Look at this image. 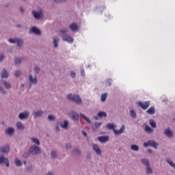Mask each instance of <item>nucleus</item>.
Instances as JSON below:
<instances>
[{"label": "nucleus", "instance_id": "1", "mask_svg": "<svg viewBox=\"0 0 175 175\" xmlns=\"http://www.w3.org/2000/svg\"><path fill=\"white\" fill-rule=\"evenodd\" d=\"M68 32H69V29H68V27L62 28L59 30L60 36L64 42H67V43L72 44L74 42L73 38L68 34Z\"/></svg>", "mask_w": 175, "mask_h": 175}, {"label": "nucleus", "instance_id": "2", "mask_svg": "<svg viewBox=\"0 0 175 175\" xmlns=\"http://www.w3.org/2000/svg\"><path fill=\"white\" fill-rule=\"evenodd\" d=\"M67 99L70 102H74L77 105H81V103H83V100L80 96L77 94L70 93L67 94Z\"/></svg>", "mask_w": 175, "mask_h": 175}, {"label": "nucleus", "instance_id": "3", "mask_svg": "<svg viewBox=\"0 0 175 175\" xmlns=\"http://www.w3.org/2000/svg\"><path fill=\"white\" fill-rule=\"evenodd\" d=\"M106 128H107L108 129H111L112 130L115 135H121V133H124V131H125V125H122V127L120 128V129L118 130H116V128H117V126H116L114 124L111 123V124H108L106 126Z\"/></svg>", "mask_w": 175, "mask_h": 175}, {"label": "nucleus", "instance_id": "4", "mask_svg": "<svg viewBox=\"0 0 175 175\" xmlns=\"http://www.w3.org/2000/svg\"><path fill=\"white\" fill-rule=\"evenodd\" d=\"M0 165H5L6 167H10V161L9 159L3 154H0Z\"/></svg>", "mask_w": 175, "mask_h": 175}, {"label": "nucleus", "instance_id": "5", "mask_svg": "<svg viewBox=\"0 0 175 175\" xmlns=\"http://www.w3.org/2000/svg\"><path fill=\"white\" fill-rule=\"evenodd\" d=\"M158 146H159V144L152 139L144 143V147H152V148L155 150H158Z\"/></svg>", "mask_w": 175, "mask_h": 175}, {"label": "nucleus", "instance_id": "6", "mask_svg": "<svg viewBox=\"0 0 175 175\" xmlns=\"http://www.w3.org/2000/svg\"><path fill=\"white\" fill-rule=\"evenodd\" d=\"M31 14L35 20H42V18H44V14L43 13V11L38 12L36 10H33L31 12Z\"/></svg>", "mask_w": 175, "mask_h": 175}, {"label": "nucleus", "instance_id": "7", "mask_svg": "<svg viewBox=\"0 0 175 175\" xmlns=\"http://www.w3.org/2000/svg\"><path fill=\"white\" fill-rule=\"evenodd\" d=\"M29 151L31 153V155H38L41 152L40 148L36 146L30 147Z\"/></svg>", "mask_w": 175, "mask_h": 175}, {"label": "nucleus", "instance_id": "8", "mask_svg": "<svg viewBox=\"0 0 175 175\" xmlns=\"http://www.w3.org/2000/svg\"><path fill=\"white\" fill-rule=\"evenodd\" d=\"M29 33H34V35H37V36H40L42 35V30L36 26H33L29 30Z\"/></svg>", "mask_w": 175, "mask_h": 175}, {"label": "nucleus", "instance_id": "9", "mask_svg": "<svg viewBox=\"0 0 175 175\" xmlns=\"http://www.w3.org/2000/svg\"><path fill=\"white\" fill-rule=\"evenodd\" d=\"M29 88H32V84L36 85L38 84V78L36 76L33 77L32 74H29Z\"/></svg>", "mask_w": 175, "mask_h": 175}, {"label": "nucleus", "instance_id": "10", "mask_svg": "<svg viewBox=\"0 0 175 175\" xmlns=\"http://www.w3.org/2000/svg\"><path fill=\"white\" fill-rule=\"evenodd\" d=\"M29 117V111H24L18 114V118H19L21 121H24L25 120H28Z\"/></svg>", "mask_w": 175, "mask_h": 175}, {"label": "nucleus", "instance_id": "11", "mask_svg": "<svg viewBox=\"0 0 175 175\" xmlns=\"http://www.w3.org/2000/svg\"><path fill=\"white\" fill-rule=\"evenodd\" d=\"M1 154L8 155L10 152V145H3L0 147Z\"/></svg>", "mask_w": 175, "mask_h": 175}, {"label": "nucleus", "instance_id": "12", "mask_svg": "<svg viewBox=\"0 0 175 175\" xmlns=\"http://www.w3.org/2000/svg\"><path fill=\"white\" fill-rule=\"evenodd\" d=\"M164 135L167 137H170V139L173 138L174 136V133H173V131H172V129L170 127H167L164 130Z\"/></svg>", "mask_w": 175, "mask_h": 175}, {"label": "nucleus", "instance_id": "13", "mask_svg": "<svg viewBox=\"0 0 175 175\" xmlns=\"http://www.w3.org/2000/svg\"><path fill=\"white\" fill-rule=\"evenodd\" d=\"M68 28L72 31V32H79L80 31V27L77 25V23H72L69 26Z\"/></svg>", "mask_w": 175, "mask_h": 175}, {"label": "nucleus", "instance_id": "14", "mask_svg": "<svg viewBox=\"0 0 175 175\" xmlns=\"http://www.w3.org/2000/svg\"><path fill=\"white\" fill-rule=\"evenodd\" d=\"M138 105L143 109V110H147L150 107V101H146L145 103L139 102Z\"/></svg>", "mask_w": 175, "mask_h": 175}, {"label": "nucleus", "instance_id": "15", "mask_svg": "<svg viewBox=\"0 0 175 175\" xmlns=\"http://www.w3.org/2000/svg\"><path fill=\"white\" fill-rule=\"evenodd\" d=\"M70 118L72 119L74 121H79V113L75 111H72L69 113Z\"/></svg>", "mask_w": 175, "mask_h": 175}, {"label": "nucleus", "instance_id": "16", "mask_svg": "<svg viewBox=\"0 0 175 175\" xmlns=\"http://www.w3.org/2000/svg\"><path fill=\"white\" fill-rule=\"evenodd\" d=\"M93 150L97 155H102V150L99 148V146L96 144H92Z\"/></svg>", "mask_w": 175, "mask_h": 175}, {"label": "nucleus", "instance_id": "17", "mask_svg": "<svg viewBox=\"0 0 175 175\" xmlns=\"http://www.w3.org/2000/svg\"><path fill=\"white\" fill-rule=\"evenodd\" d=\"M14 132H16V131L13 127H8L5 131V133L8 136H13L14 135Z\"/></svg>", "mask_w": 175, "mask_h": 175}, {"label": "nucleus", "instance_id": "18", "mask_svg": "<svg viewBox=\"0 0 175 175\" xmlns=\"http://www.w3.org/2000/svg\"><path fill=\"white\" fill-rule=\"evenodd\" d=\"M52 40H53V44L54 46V48L58 49V44L60 40L59 38L57 36H55L53 37Z\"/></svg>", "mask_w": 175, "mask_h": 175}, {"label": "nucleus", "instance_id": "19", "mask_svg": "<svg viewBox=\"0 0 175 175\" xmlns=\"http://www.w3.org/2000/svg\"><path fill=\"white\" fill-rule=\"evenodd\" d=\"M44 114V111L42 110H37L35 111H33V116L35 117V118H39V117H42Z\"/></svg>", "mask_w": 175, "mask_h": 175}, {"label": "nucleus", "instance_id": "20", "mask_svg": "<svg viewBox=\"0 0 175 175\" xmlns=\"http://www.w3.org/2000/svg\"><path fill=\"white\" fill-rule=\"evenodd\" d=\"M1 79H8L9 77V72L6 70V68H3L1 72Z\"/></svg>", "mask_w": 175, "mask_h": 175}, {"label": "nucleus", "instance_id": "21", "mask_svg": "<svg viewBox=\"0 0 175 175\" xmlns=\"http://www.w3.org/2000/svg\"><path fill=\"white\" fill-rule=\"evenodd\" d=\"M97 140H98L100 143H107V141L109 140V136H100L97 137Z\"/></svg>", "mask_w": 175, "mask_h": 175}, {"label": "nucleus", "instance_id": "22", "mask_svg": "<svg viewBox=\"0 0 175 175\" xmlns=\"http://www.w3.org/2000/svg\"><path fill=\"white\" fill-rule=\"evenodd\" d=\"M1 83L5 87V88H6V90H10V88H12V84L7 81L1 80Z\"/></svg>", "mask_w": 175, "mask_h": 175}, {"label": "nucleus", "instance_id": "23", "mask_svg": "<svg viewBox=\"0 0 175 175\" xmlns=\"http://www.w3.org/2000/svg\"><path fill=\"white\" fill-rule=\"evenodd\" d=\"M72 155L80 157V155H81V150L79 148H75L72 150Z\"/></svg>", "mask_w": 175, "mask_h": 175}, {"label": "nucleus", "instance_id": "24", "mask_svg": "<svg viewBox=\"0 0 175 175\" xmlns=\"http://www.w3.org/2000/svg\"><path fill=\"white\" fill-rule=\"evenodd\" d=\"M16 126L18 131H24L25 129V126H24V124L21 122H17Z\"/></svg>", "mask_w": 175, "mask_h": 175}, {"label": "nucleus", "instance_id": "25", "mask_svg": "<svg viewBox=\"0 0 175 175\" xmlns=\"http://www.w3.org/2000/svg\"><path fill=\"white\" fill-rule=\"evenodd\" d=\"M69 125V121L64 120L63 122L60 123V126L63 128V129H68V126Z\"/></svg>", "mask_w": 175, "mask_h": 175}, {"label": "nucleus", "instance_id": "26", "mask_svg": "<svg viewBox=\"0 0 175 175\" xmlns=\"http://www.w3.org/2000/svg\"><path fill=\"white\" fill-rule=\"evenodd\" d=\"M23 44H24V40L21 38H18V40L16 41L17 47L21 49L23 47Z\"/></svg>", "mask_w": 175, "mask_h": 175}, {"label": "nucleus", "instance_id": "27", "mask_svg": "<svg viewBox=\"0 0 175 175\" xmlns=\"http://www.w3.org/2000/svg\"><path fill=\"white\" fill-rule=\"evenodd\" d=\"M33 70L36 75H38V73L40 72V66L38 64H35L33 66Z\"/></svg>", "mask_w": 175, "mask_h": 175}, {"label": "nucleus", "instance_id": "28", "mask_svg": "<svg viewBox=\"0 0 175 175\" xmlns=\"http://www.w3.org/2000/svg\"><path fill=\"white\" fill-rule=\"evenodd\" d=\"M146 113L150 114V116H153V114H155V108L154 107H151L146 111Z\"/></svg>", "mask_w": 175, "mask_h": 175}, {"label": "nucleus", "instance_id": "29", "mask_svg": "<svg viewBox=\"0 0 175 175\" xmlns=\"http://www.w3.org/2000/svg\"><path fill=\"white\" fill-rule=\"evenodd\" d=\"M141 162L144 166H150V160L147 159H141Z\"/></svg>", "mask_w": 175, "mask_h": 175}, {"label": "nucleus", "instance_id": "30", "mask_svg": "<svg viewBox=\"0 0 175 175\" xmlns=\"http://www.w3.org/2000/svg\"><path fill=\"white\" fill-rule=\"evenodd\" d=\"M131 150H132V151H135L136 152H137V151L140 150V148L136 144H133L131 146Z\"/></svg>", "mask_w": 175, "mask_h": 175}, {"label": "nucleus", "instance_id": "31", "mask_svg": "<svg viewBox=\"0 0 175 175\" xmlns=\"http://www.w3.org/2000/svg\"><path fill=\"white\" fill-rule=\"evenodd\" d=\"M31 140L34 144H36L37 146H40V141H39V139L36 137H32L31 138Z\"/></svg>", "mask_w": 175, "mask_h": 175}, {"label": "nucleus", "instance_id": "32", "mask_svg": "<svg viewBox=\"0 0 175 175\" xmlns=\"http://www.w3.org/2000/svg\"><path fill=\"white\" fill-rule=\"evenodd\" d=\"M97 116L99 118H103V117H107V113L105 111H100L98 113Z\"/></svg>", "mask_w": 175, "mask_h": 175}, {"label": "nucleus", "instance_id": "33", "mask_svg": "<svg viewBox=\"0 0 175 175\" xmlns=\"http://www.w3.org/2000/svg\"><path fill=\"white\" fill-rule=\"evenodd\" d=\"M145 132L146 133H154V129H151L150 126H146Z\"/></svg>", "mask_w": 175, "mask_h": 175}, {"label": "nucleus", "instance_id": "34", "mask_svg": "<svg viewBox=\"0 0 175 175\" xmlns=\"http://www.w3.org/2000/svg\"><path fill=\"white\" fill-rule=\"evenodd\" d=\"M80 117H81L82 118H83V120H85V121H87V122L88 124H91V120H90V118H88L87 116H85V115L83 114L82 113H81L79 114Z\"/></svg>", "mask_w": 175, "mask_h": 175}, {"label": "nucleus", "instance_id": "35", "mask_svg": "<svg viewBox=\"0 0 175 175\" xmlns=\"http://www.w3.org/2000/svg\"><path fill=\"white\" fill-rule=\"evenodd\" d=\"M17 40H18V38H10L8 39V42L10 43H12V44H15V43H17Z\"/></svg>", "mask_w": 175, "mask_h": 175}, {"label": "nucleus", "instance_id": "36", "mask_svg": "<svg viewBox=\"0 0 175 175\" xmlns=\"http://www.w3.org/2000/svg\"><path fill=\"white\" fill-rule=\"evenodd\" d=\"M101 125H102V122H96L94 124V125L92 127V129H94V131H96V129H98Z\"/></svg>", "mask_w": 175, "mask_h": 175}, {"label": "nucleus", "instance_id": "37", "mask_svg": "<svg viewBox=\"0 0 175 175\" xmlns=\"http://www.w3.org/2000/svg\"><path fill=\"white\" fill-rule=\"evenodd\" d=\"M23 62V57L15 58V65H20Z\"/></svg>", "mask_w": 175, "mask_h": 175}, {"label": "nucleus", "instance_id": "38", "mask_svg": "<svg viewBox=\"0 0 175 175\" xmlns=\"http://www.w3.org/2000/svg\"><path fill=\"white\" fill-rule=\"evenodd\" d=\"M15 165L16 166H18V167H20L21 166H23V163L21 162V161L18 159H15Z\"/></svg>", "mask_w": 175, "mask_h": 175}, {"label": "nucleus", "instance_id": "39", "mask_svg": "<svg viewBox=\"0 0 175 175\" xmlns=\"http://www.w3.org/2000/svg\"><path fill=\"white\" fill-rule=\"evenodd\" d=\"M55 120H57V117L54 115H49L48 116V121H54Z\"/></svg>", "mask_w": 175, "mask_h": 175}, {"label": "nucleus", "instance_id": "40", "mask_svg": "<svg viewBox=\"0 0 175 175\" xmlns=\"http://www.w3.org/2000/svg\"><path fill=\"white\" fill-rule=\"evenodd\" d=\"M107 93L103 94L101 95V102H105L107 99Z\"/></svg>", "mask_w": 175, "mask_h": 175}, {"label": "nucleus", "instance_id": "41", "mask_svg": "<svg viewBox=\"0 0 175 175\" xmlns=\"http://www.w3.org/2000/svg\"><path fill=\"white\" fill-rule=\"evenodd\" d=\"M130 116L132 118H136V112L133 109L130 110Z\"/></svg>", "mask_w": 175, "mask_h": 175}, {"label": "nucleus", "instance_id": "42", "mask_svg": "<svg viewBox=\"0 0 175 175\" xmlns=\"http://www.w3.org/2000/svg\"><path fill=\"white\" fill-rule=\"evenodd\" d=\"M149 124L152 128H157V123L155 121H154V120H150Z\"/></svg>", "mask_w": 175, "mask_h": 175}, {"label": "nucleus", "instance_id": "43", "mask_svg": "<svg viewBox=\"0 0 175 175\" xmlns=\"http://www.w3.org/2000/svg\"><path fill=\"white\" fill-rule=\"evenodd\" d=\"M152 173V168L150 165L146 167V174H151Z\"/></svg>", "mask_w": 175, "mask_h": 175}, {"label": "nucleus", "instance_id": "44", "mask_svg": "<svg viewBox=\"0 0 175 175\" xmlns=\"http://www.w3.org/2000/svg\"><path fill=\"white\" fill-rule=\"evenodd\" d=\"M0 92L3 94V95H8V92L5 90V88L3 87L0 85Z\"/></svg>", "mask_w": 175, "mask_h": 175}, {"label": "nucleus", "instance_id": "45", "mask_svg": "<svg viewBox=\"0 0 175 175\" xmlns=\"http://www.w3.org/2000/svg\"><path fill=\"white\" fill-rule=\"evenodd\" d=\"M22 72L21 70H16L14 72V76H16V77H19L20 76H21Z\"/></svg>", "mask_w": 175, "mask_h": 175}, {"label": "nucleus", "instance_id": "46", "mask_svg": "<svg viewBox=\"0 0 175 175\" xmlns=\"http://www.w3.org/2000/svg\"><path fill=\"white\" fill-rule=\"evenodd\" d=\"M51 155L52 157V158H54V159H55V158H57V157H58V154H57L56 151L53 150L51 153Z\"/></svg>", "mask_w": 175, "mask_h": 175}, {"label": "nucleus", "instance_id": "47", "mask_svg": "<svg viewBox=\"0 0 175 175\" xmlns=\"http://www.w3.org/2000/svg\"><path fill=\"white\" fill-rule=\"evenodd\" d=\"M31 154V153L29 152V150L28 152H25L23 154V158H29V155Z\"/></svg>", "mask_w": 175, "mask_h": 175}, {"label": "nucleus", "instance_id": "48", "mask_svg": "<svg viewBox=\"0 0 175 175\" xmlns=\"http://www.w3.org/2000/svg\"><path fill=\"white\" fill-rule=\"evenodd\" d=\"M55 3H65L68 0H53Z\"/></svg>", "mask_w": 175, "mask_h": 175}, {"label": "nucleus", "instance_id": "49", "mask_svg": "<svg viewBox=\"0 0 175 175\" xmlns=\"http://www.w3.org/2000/svg\"><path fill=\"white\" fill-rule=\"evenodd\" d=\"M72 148V144H66V149L68 150H70Z\"/></svg>", "mask_w": 175, "mask_h": 175}, {"label": "nucleus", "instance_id": "50", "mask_svg": "<svg viewBox=\"0 0 175 175\" xmlns=\"http://www.w3.org/2000/svg\"><path fill=\"white\" fill-rule=\"evenodd\" d=\"M5 59V55L3 53L0 54V62H2Z\"/></svg>", "mask_w": 175, "mask_h": 175}, {"label": "nucleus", "instance_id": "51", "mask_svg": "<svg viewBox=\"0 0 175 175\" xmlns=\"http://www.w3.org/2000/svg\"><path fill=\"white\" fill-rule=\"evenodd\" d=\"M70 77H72V79H76V73H75V72L72 71L70 72Z\"/></svg>", "mask_w": 175, "mask_h": 175}, {"label": "nucleus", "instance_id": "52", "mask_svg": "<svg viewBox=\"0 0 175 175\" xmlns=\"http://www.w3.org/2000/svg\"><path fill=\"white\" fill-rule=\"evenodd\" d=\"M81 75L84 77L85 76V72H84V69L81 68Z\"/></svg>", "mask_w": 175, "mask_h": 175}, {"label": "nucleus", "instance_id": "53", "mask_svg": "<svg viewBox=\"0 0 175 175\" xmlns=\"http://www.w3.org/2000/svg\"><path fill=\"white\" fill-rule=\"evenodd\" d=\"M86 158L88 159H91V158H92L91 153H88L87 155H86Z\"/></svg>", "mask_w": 175, "mask_h": 175}, {"label": "nucleus", "instance_id": "54", "mask_svg": "<svg viewBox=\"0 0 175 175\" xmlns=\"http://www.w3.org/2000/svg\"><path fill=\"white\" fill-rule=\"evenodd\" d=\"M15 27L16 28H24V26H23L22 25H20V24L16 25Z\"/></svg>", "mask_w": 175, "mask_h": 175}, {"label": "nucleus", "instance_id": "55", "mask_svg": "<svg viewBox=\"0 0 175 175\" xmlns=\"http://www.w3.org/2000/svg\"><path fill=\"white\" fill-rule=\"evenodd\" d=\"M28 172H32V166L29 165L27 167Z\"/></svg>", "mask_w": 175, "mask_h": 175}, {"label": "nucleus", "instance_id": "56", "mask_svg": "<svg viewBox=\"0 0 175 175\" xmlns=\"http://www.w3.org/2000/svg\"><path fill=\"white\" fill-rule=\"evenodd\" d=\"M20 12L21 13H24V12H25V10L24 9V8L20 7Z\"/></svg>", "mask_w": 175, "mask_h": 175}, {"label": "nucleus", "instance_id": "57", "mask_svg": "<svg viewBox=\"0 0 175 175\" xmlns=\"http://www.w3.org/2000/svg\"><path fill=\"white\" fill-rule=\"evenodd\" d=\"M107 84L109 86L111 85V79L108 80L107 82Z\"/></svg>", "mask_w": 175, "mask_h": 175}, {"label": "nucleus", "instance_id": "58", "mask_svg": "<svg viewBox=\"0 0 175 175\" xmlns=\"http://www.w3.org/2000/svg\"><path fill=\"white\" fill-rule=\"evenodd\" d=\"M94 120H95L96 121H98V120H99V118L97 116H94Z\"/></svg>", "mask_w": 175, "mask_h": 175}, {"label": "nucleus", "instance_id": "59", "mask_svg": "<svg viewBox=\"0 0 175 175\" xmlns=\"http://www.w3.org/2000/svg\"><path fill=\"white\" fill-rule=\"evenodd\" d=\"M148 152H149V154H152V149H148Z\"/></svg>", "mask_w": 175, "mask_h": 175}, {"label": "nucleus", "instance_id": "60", "mask_svg": "<svg viewBox=\"0 0 175 175\" xmlns=\"http://www.w3.org/2000/svg\"><path fill=\"white\" fill-rule=\"evenodd\" d=\"M45 175H54V174H53L51 172H49L48 173H46Z\"/></svg>", "mask_w": 175, "mask_h": 175}, {"label": "nucleus", "instance_id": "61", "mask_svg": "<svg viewBox=\"0 0 175 175\" xmlns=\"http://www.w3.org/2000/svg\"><path fill=\"white\" fill-rule=\"evenodd\" d=\"M82 133L83 135V136H87V133H85V131H82Z\"/></svg>", "mask_w": 175, "mask_h": 175}, {"label": "nucleus", "instance_id": "62", "mask_svg": "<svg viewBox=\"0 0 175 175\" xmlns=\"http://www.w3.org/2000/svg\"><path fill=\"white\" fill-rule=\"evenodd\" d=\"M21 87H22V88H23V87H25L24 83H22V84H21Z\"/></svg>", "mask_w": 175, "mask_h": 175}]
</instances>
